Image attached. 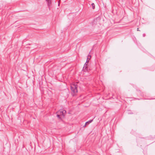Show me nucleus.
Listing matches in <instances>:
<instances>
[{
  "mask_svg": "<svg viewBox=\"0 0 155 155\" xmlns=\"http://www.w3.org/2000/svg\"><path fill=\"white\" fill-rule=\"evenodd\" d=\"M91 6H92L93 9H94L95 8V5L94 3H92L91 4Z\"/></svg>",
  "mask_w": 155,
  "mask_h": 155,
  "instance_id": "0eeeda50",
  "label": "nucleus"
},
{
  "mask_svg": "<svg viewBox=\"0 0 155 155\" xmlns=\"http://www.w3.org/2000/svg\"><path fill=\"white\" fill-rule=\"evenodd\" d=\"M137 31H139V28H137Z\"/></svg>",
  "mask_w": 155,
  "mask_h": 155,
  "instance_id": "1a4fd4ad",
  "label": "nucleus"
},
{
  "mask_svg": "<svg viewBox=\"0 0 155 155\" xmlns=\"http://www.w3.org/2000/svg\"><path fill=\"white\" fill-rule=\"evenodd\" d=\"M87 124H86V123H85V124L84 125V127H85L86 126V125Z\"/></svg>",
  "mask_w": 155,
  "mask_h": 155,
  "instance_id": "6e6552de",
  "label": "nucleus"
},
{
  "mask_svg": "<svg viewBox=\"0 0 155 155\" xmlns=\"http://www.w3.org/2000/svg\"><path fill=\"white\" fill-rule=\"evenodd\" d=\"M77 87V84L74 83H72L71 85V90L74 94H75L78 92Z\"/></svg>",
  "mask_w": 155,
  "mask_h": 155,
  "instance_id": "f257e3e1",
  "label": "nucleus"
},
{
  "mask_svg": "<svg viewBox=\"0 0 155 155\" xmlns=\"http://www.w3.org/2000/svg\"><path fill=\"white\" fill-rule=\"evenodd\" d=\"M93 121V120H90L89 121H87L86 122V124H89L90 123H91V122H92Z\"/></svg>",
  "mask_w": 155,
  "mask_h": 155,
  "instance_id": "423d86ee",
  "label": "nucleus"
},
{
  "mask_svg": "<svg viewBox=\"0 0 155 155\" xmlns=\"http://www.w3.org/2000/svg\"><path fill=\"white\" fill-rule=\"evenodd\" d=\"M45 1L47 2L48 6L50 9L52 3V0H45Z\"/></svg>",
  "mask_w": 155,
  "mask_h": 155,
  "instance_id": "7ed1b4c3",
  "label": "nucleus"
},
{
  "mask_svg": "<svg viewBox=\"0 0 155 155\" xmlns=\"http://www.w3.org/2000/svg\"><path fill=\"white\" fill-rule=\"evenodd\" d=\"M87 63H86V62L84 64V66L83 68V70H84V69L85 70L87 68Z\"/></svg>",
  "mask_w": 155,
  "mask_h": 155,
  "instance_id": "39448f33",
  "label": "nucleus"
},
{
  "mask_svg": "<svg viewBox=\"0 0 155 155\" xmlns=\"http://www.w3.org/2000/svg\"><path fill=\"white\" fill-rule=\"evenodd\" d=\"M66 111L65 110H60L57 112V116L59 118H61L60 116L64 117Z\"/></svg>",
  "mask_w": 155,
  "mask_h": 155,
  "instance_id": "f03ea898",
  "label": "nucleus"
},
{
  "mask_svg": "<svg viewBox=\"0 0 155 155\" xmlns=\"http://www.w3.org/2000/svg\"><path fill=\"white\" fill-rule=\"evenodd\" d=\"M91 56L90 55H88L87 57V60L86 61V63H88L89 60L91 59Z\"/></svg>",
  "mask_w": 155,
  "mask_h": 155,
  "instance_id": "20e7f679",
  "label": "nucleus"
}]
</instances>
